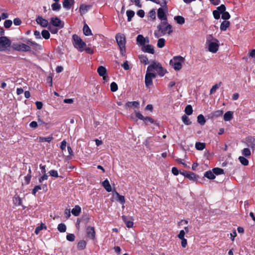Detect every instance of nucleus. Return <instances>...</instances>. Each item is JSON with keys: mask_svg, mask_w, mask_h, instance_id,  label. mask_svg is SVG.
I'll return each mask as SVG.
<instances>
[{"mask_svg": "<svg viewBox=\"0 0 255 255\" xmlns=\"http://www.w3.org/2000/svg\"><path fill=\"white\" fill-rule=\"evenodd\" d=\"M81 212V208L78 205L75 206V207L71 211L72 214L73 215H74L75 216H79L80 215Z\"/></svg>", "mask_w": 255, "mask_h": 255, "instance_id": "nucleus-22", "label": "nucleus"}, {"mask_svg": "<svg viewBox=\"0 0 255 255\" xmlns=\"http://www.w3.org/2000/svg\"><path fill=\"white\" fill-rule=\"evenodd\" d=\"M12 47L18 51L28 52L31 50V47L29 45L22 43H13Z\"/></svg>", "mask_w": 255, "mask_h": 255, "instance_id": "nucleus-7", "label": "nucleus"}, {"mask_svg": "<svg viewBox=\"0 0 255 255\" xmlns=\"http://www.w3.org/2000/svg\"><path fill=\"white\" fill-rule=\"evenodd\" d=\"M182 121L186 125H190L191 124V122L190 121L189 118L185 115L182 117Z\"/></svg>", "mask_w": 255, "mask_h": 255, "instance_id": "nucleus-45", "label": "nucleus"}, {"mask_svg": "<svg viewBox=\"0 0 255 255\" xmlns=\"http://www.w3.org/2000/svg\"><path fill=\"white\" fill-rule=\"evenodd\" d=\"M41 34L43 38H44L45 39H48L50 38L49 32L47 30H45V29L41 31Z\"/></svg>", "mask_w": 255, "mask_h": 255, "instance_id": "nucleus-46", "label": "nucleus"}, {"mask_svg": "<svg viewBox=\"0 0 255 255\" xmlns=\"http://www.w3.org/2000/svg\"><path fill=\"white\" fill-rule=\"evenodd\" d=\"M197 121L201 125H204L206 123L204 117L201 114L197 117Z\"/></svg>", "mask_w": 255, "mask_h": 255, "instance_id": "nucleus-39", "label": "nucleus"}, {"mask_svg": "<svg viewBox=\"0 0 255 255\" xmlns=\"http://www.w3.org/2000/svg\"><path fill=\"white\" fill-rule=\"evenodd\" d=\"M97 72L100 76H104L107 74V70L106 68L102 66H100L98 67Z\"/></svg>", "mask_w": 255, "mask_h": 255, "instance_id": "nucleus-31", "label": "nucleus"}, {"mask_svg": "<svg viewBox=\"0 0 255 255\" xmlns=\"http://www.w3.org/2000/svg\"><path fill=\"white\" fill-rule=\"evenodd\" d=\"M181 174L184 175L186 177L188 178L190 180H192L193 181L197 180V176L196 174L193 172H189L184 174L183 173H181Z\"/></svg>", "mask_w": 255, "mask_h": 255, "instance_id": "nucleus-20", "label": "nucleus"}, {"mask_svg": "<svg viewBox=\"0 0 255 255\" xmlns=\"http://www.w3.org/2000/svg\"><path fill=\"white\" fill-rule=\"evenodd\" d=\"M11 44L10 41L6 36H1L0 37V50L3 51L10 47Z\"/></svg>", "mask_w": 255, "mask_h": 255, "instance_id": "nucleus-9", "label": "nucleus"}, {"mask_svg": "<svg viewBox=\"0 0 255 255\" xmlns=\"http://www.w3.org/2000/svg\"><path fill=\"white\" fill-rule=\"evenodd\" d=\"M222 14V18L226 20L229 19L230 18V15L229 13L227 11H224V12L221 13Z\"/></svg>", "mask_w": 255, "mask_h": 255, "instance_id": "nucleus-53", "label": "nucleus"}, {"mask_svg": "<svg viewBox=\"0 0 255 255\" xmlns=\"http://www.w3.org/2000/svg\"><path fill=\"white\" fill-rule=\"evenodd\" d=\"M185 58L181 56H176L170 60L169 64L176 71H179L182 67V63L184 62Z\"/></svg>", "mask_w": 255, "mask_h": 255, "instance_id": "nucleus-5", "label": "nucleus"}, {"mask_svg": "<svg viewBox=\"0 0 255 255\" xmlns=\"http://www.w3.org/2000/svg\"><path fill=\"white\" fill-rule=\"evenodd\" d=\"M223 114L222 110H217L211 114V118H215L221 116Z\"/></svg>", "mask_w": 255, "mask_h": 255, "instance_id": "nucleus-34", "label": "nucleus"}, {"mask_svg": "<svg viewBox=\"0 0 255 255\" xmlns=\"http://www.w3.org/2000/svg\"><path fill=\"white\" fill-rule=\"evenodd\" d=\"M12 201L15 206H20L22 203L21 198L17 195H14Z\"/></svg>", "mask_w": 255, "mask_h": 255, "instance_id": "nucleus-26", "label": "nucleus"}, {"mask_svg": "<svg viewBox=\"0 0 255 255\" xmlns=\"http://www.w3.org/2000/svg\"><path fill=\"white\" fill-rule=\"evenodd\" d=\"M174 19L177 22V23L180 25H182L185 23V19L182 16H175L174 17Z\"/></svg>", "mask_w": 255, "mask_h": 255, "instance_id": "nucleus-28", "label": "nucleus"}, {"mask_svg": "<svg viewBox=\"0 0 255 255\" xmlns=\"http://www.w3.org/2000/svg\"><path fill=\"white\" fill-rule=\"evenodd\" d=\"M50 23L55 27L62 28L64 26V22L61 20L58 17H53L50 18Z\"/></svg>", "mask_w": 255, "mask_h": 255, "instance_id": "nucleus-10", "label": "nucleus"}, {"mask_svg": "<svg viewBox=\"0 0 255 255\" xmlns=\"http://www.w3.org/2000/svg\"><path fill=\"white\" fill-rule=\"evenodd\" d=\"M39 141L40 142H50L53 139V137L52 135L48 136L47 137H42L40 136L38 138Z\"/></svg>", "mask_w": 255, "mask_h": 255, "instance_id": "nucleus-21", "label": "nucleus"}, {"mask_svg": "<svg viewBox=\"0 0 255 255\" xmlns=\"http://www.w3.org/2000/svg\"><path fill=\"white\" fill-rule=\"evenodd\" d=\"M161 7L157 9V17L161 21H167L166 13L168 12L167 1L166 0H162L160 5Z\"/></svg>", "mask_w": 255, "mask_h": 255, "instance_id": "nucleus-4", "label": "nucleus"}, {"mask_svg": "<svg viewBox=\"0 0 255 255\" xmlns=\"http://www.w3.org/2000/svg\"><path fill=\"white\" fill-rule=\"evenodd\" d=\"M233 118V113L231 111L226 112L224 115V120L225 121H230Z\"/></svg>", "mask_w": 255, "mask_h": 255, "instance_id": "nucleus-24", "label": "nucleus"}, {"mask_svg": "<svg viewBox=\"0 0 255 255\" xmlns=\"http://www.w3.org/2000/svg\"><path fill=\"white\" fill-rule=\"evenodd\" d=\"M36 22L43 27L48 26V21L46 19L43 18L41 16H38L36 19Z\"/></svg>", "mask_w": 255, "mask_h": 255, "instance_id": "nucleus-15", "label": "nucleus"}, {"mask_svg": "<svg viewBox=\"0 0 255 255\" xmlns=\"http://www.w3.org/2000/svg\"><path fill=\"white\" fill-rule=\"evenodd\" d=\"M31 178V175H30V174H28L26 176L24 177V181L25 182L26 184H28L30 181Z\"/></svg>", "mask_w": 255, "mask_h": 255, "instance_id": "nucleus-61", "label": "nucleus"}, {"mask_svg": "<svg viewBox=\"0 0 255 255\" xmlns=\"http://www.w3.org/2000/svg\"><path fill=\"white\" fill-rule=\"evenodd\" d=\"M214 174L220 175L224 173V170L220 168H214L213 169Z\"/></svg>", "mask_w": 255, "mask_h": 255, "instance_id": "nucleus-51", "label": "nucleus"}, {"mask_svg": "<svg viewBox=\"0 0 255 255\" xmlns=\"http://www.w3.org/2000/svg\"><path fill=\"white\" fill-rule=\"evenodd\" d=\"M115 195L117 196V201L119 202L120 203L122 204H124L125 203V199L124 196L120 195L117 192L115 191Z\"/></svg>", "mask_w": 255, "mask_h": 255, "instance_id": "nucleus-29", "label": "nucleus"}, {"mask_svg": "<svg viewBox=\"0 0 255 255\" xmlns=\"http://www.w3.org/2000/svg\"><path fill=\"white\" fill-rule=\"evenodd\" d=\"M126 14L128 16V21H130L134 15V12L132 10H128L127 11Z\"/></svg>", "mask_w": 255, "mask_h": 255, "instance_id": "nucleus-44", "label": "nucleus"}, {"mask_svg": "<svg viewBox=\"0 0 255 255\" xmlns=\"http://www.w3.org/2000/svg\"><path fill=\"white\" fill-rule=\"evenodd\" d=\"M135 116L139 120L143 121L144 120V118L142 115L139 112H135Z\"/></svg>", "mask_w": 255, "mask_h": 255, "instance_id": "nucleus-64", "label": "nucleus"}, {"mask_svg": "<svg viewBox=\"0 0 255 255\" xmlns=\"http://www.w3.org/2000/svg\"><path fill=\"white\" fill-rule=\"evenodd\" d=\"M103 187L108 192H111L112 191V187L108 179L104 180L102 183Z\"/></svg>", "mask_w": 255, "mask_h": 255, "instance_id": "nucleus-27", "label": "nucleus"}, {"mask_svg": "<svg viewBox=\"0 0 255 255\" xmlns=\"http://www.w3.org/2000/svg\"><path fill=\"white\" fill-rule=\"evenodd\" d=\"M206 45L208 51L211 53H215L219 48V41L213 37L212 35H208L206 37Z\"/></svg>", "mask_w": 255, "mask_h": 255, "instance_id": "nucleus-2", "label": "nucleus"}, {"mask_svg": "<svg viewBox=\"0 0 255 255\" xmlns=\"http://www.w3.org/2000/svg\"><path fill=\"white\" fill-rule=\"evenodd\" d=\"M142 50L144 52H147L150 54H154V49L152 45L147 44L142 47Z\"/></svg>", "mask_w": 255, "mask_h": 255, "instance_id": "nucleus-18", "label": "nucleus"}, {"mask_svg": "<svg viewBox=\"0 0 255 255\" xmlns=\"http://www.w3.org/2000/svg\"><path fill=\"white\" fill-rule=\"evenodd\" d=\"M122 219L128 228H131L133 226V222L131 221L128 220V218L126 216H123Z\"/></svg>", "mask_w": 255, "mask_h": 255, "instance_id": "nucleus-30", "label": "nucleus"}, {"mask_svg": "<svg viewBox=\"0 0 255 255\" xmlns=\"http://www.w3.org/2000/svg\"><path fill=\"white\" fill-rule=\"evenodd\" d=\"M44 228L45 229L46 228V226H45V225L44 224L41 223L40 226H38L35 229V233L36 234H38V233L39 232V231L40 230H41L42 229H44Z\"/></svg>", "mask_w": 255, "mask_h": 255, "instance_id": "nucleus-56", "label": "nucleus"}, {"mask_svg": "<svg viewBox=\"0 0 255 255\" xmlns=\"http://www.w3.org/2000/svg\"><path fill=\"white\" fill-rule=\"evenodd\" d=\"M226 10V7L224 4H221L220 6L217 7V9L213 11L214 17L216 19H218L220 18V14L221 13Z\"/></svg>", "mask_w": 255, "mask_h": 255, "instance_id": "nucleus-11", "label": "nucleus"}, {"mask_svg": "<svg viewBox=\"0 0 255 255\" xmlns=\"http://www.w3.org/2000/svg\"><path fill=\"white\" fill-rule=\"evenodd\" d=\"M25 42L26 43V44L27 45H29L30 47L32 46L34 48H36L39 46V45L37 43H36L34 41H32L31 39H27Z\"/></svg>", "mask_w": 255, "mask_h": 255, "instance_id": "nucleus-38", "label": "nucleus"}, {"mask_svg": "<svg viewBox=\"0 0 255 255\" xmlns=\"http://www.w3.org/2000/svg\"><path fill=\"white\" fill-rule=\"evenodd\" d=\"M95 231L93 227L88 226L86 228V236L88 238L94 239L95 238Z\"/></svg>", "mask_w": 255, "mask_h": 255, "instance_id": "nucleus-14", "label": "nucleus"}, {"mask_svg": "<svg viewBox=\"0 0 255 255\" xmlns=\"http://www.w3.org/2000/svg\"><path fill=\"white\" fill-rule=\"evenodd\" d=\"M220 84H221V83L216 84L214 85L212 87V88L210 89V94H212L214 93L216 91L217 89L220 87Z\"/></svg>", "mask_w": 255, "mask_h": 255, "instance_id": "nucleus-52", "label": "nucleus"}, {"mask_svg": "<svg viewBox=\"0 0 255 255\" xmlns=\"http://www.w3.org/2000/svg\"><path fill=\"white\" fill-rule=\"evenodd\" d=\"M242 154L246 157H249L251 154V152L249 148H245L242 150Z\"/></svg>", "mask_w": 255, "mask_h": 255, "instance_id": "nucleus-48", "label": "nucleus"}, {"mask_svg": "<svg viewBox=\"0 0 255 255\" xmlns=\"http://www.w3.org/2000/svg\"><path fill=\"white\" fill-rule=\"evenodd\" d=\"M230 25V22L227 20H224L221 24L220 29L221 31H226Z\"/></svg>", "mask_w": 255, "mask_h": 255, "instance_id": "nucleus-23", "label": "nucleus"}, {"mask_svg": "<svg viewBox=\"0 0 255 255\" xmlns=\"http://www.w3.org/2000/svg\"><path fill=\"white\" fill-rule=\"evenodd\" d=\"M49 174L50 176L54 177H58V173L57 171L55 170H51L49 172Z\"/></svg>", "mask_w": 255, "mask_h": 255, "instance_id": "nucleus-58", "label": "nucleus"}, {"mask_svg": "<svg viewBox=\"0 0 255 255\" xmlns=\"http://www.w3.org/2000/svg\"><path fill=\"white\" fill-rule=\"evenodd\" d=\"M12 21L11 20H6L4 22V26L6 28H9L12 25Z\"/></svg>", "mask_w": 255, "mask_h": 255, "instance_id": "nucleus-57", "label": "nucleus"}, {"mask_svg": "<svg viewBox=\"0 0 255 255\" xmlns=\"http://www.w3.org/2000/svg\"><path fill=\"white\" fill-rule=\"evenodd\" d=\"M165 40L164 38H161L158 40L157 46L159 48H163L165 45Z\"/></svg>", "mask_w": 255, "mask_h": 255, "instance_id": "nucleus-43", "label": "nucleus"}, {"mask_svg": "<svg viewBox=\"0 0 255 255\" xmlns=\"http://www.w3.org/2000/svg\"><path fill=\"white\" fill-rule=\"evenodd\" d=\"M147 70L150 72L156 71L160 77L163 76L166 72V70L163 69L160 63L154 61L147 67Z\"/></svg>", "mask_w": 255, "mask_h": 255, "instance_id": "nucleus-3", "label": "nucleus"}, {"mask_svg": "<svg viewBox=\"0 0 255 255\" xmlns=\"http://www.w3.org/2000/svg\"><path fill=\"white\" fill-rule=\"evenodd\" d=\"M48 28L49 30V31L51 32L52 34H56L58 32L59 28L58 27H55V26H53V25H49L48 26Z\"/></svg>", "mask_w": 255, "mask_h": 255, "instance_id": "nucleus-42", "label": "nucleus"}, {"mask_svg": "<svg viewBox=\"0 0 255 255\" xmlns=\"http://www.w3.org/2000/svg\"><path fill=\"white\" fill-rule=\"evenodd\" d=\"M156 77V74L153 72H150L146 71L145 76V85L146 87H149L152 84V79Z\"/></svg>", "mask_w": 255, "mask_h": 255, "instance_id": "nucleus-8", "label": "nucleus"}, {"mask_svg": "<svg viewBox=\"0 0 255 255\" xmlns=\"http://www.w3.org/2000/svg\"><path fill=\"white\" fill-rule=\"evenodd\" d=\"M74 3V0H63V6L66 9H70Z\"/></svg>", "mask_w": 255, "mask_h": 255, "instance_id": "nucleus-19", "label": "nucleus"}, {"mask_svg": "<svg viewBox=\"0 0 255 255\" xmlns=\"http://www.w3.org/2000/svg\"><path fill=\"white\" fill-rule=\"evenodd\" d=\"M57 229L59 232L63 233L66 230V226L64 224L61 223L58 225Z\"/></svg>", "mask_w": 255, "mask_h": 255, "instance_id": "nucleus-49", "label": "nucleus"}, {"mask_svg": "<svg viewBox=\"0 0 255 255\" xmlns=\"http://www.w3.org/2000/svg\"><path fill=\"white\" fill-rule=\"evenodd\" d=\"M139 59L140 62L145 65L149 63L148 59L146 56L144 55H141L139 56Z\"/></svg>", "mask_w": 255, "mask_h": 255, "instance_id": "nucleus-37", "label": "nucleus"}, {"mask_svg": "<svg viewBox=\"0 0 255 255\" xmlns=\"http://www.w3.org/2000/svg\"><path fill=\"white\" fill-rule=\"evenodd\" d=\"M143 121L145 124H147L148 122H149L151 124H153L154 123V120L148 117H145Z\"/></svg>", "mask_w": 255, "mask_h": 255, "instance_id": "nucleus-60", "label": "nucleus"}, {"mask_svg": "<svg viewBox=\"0 0 255 255\" xmlns=\"http://www.w3.org/2000/svg\"><path fill=\"white\" fill-rule=\"evenodd\" d=\"M91 5L82 4L79 7V11L81 15L85 14L91 8Z\"/></svg>", "mask_w": 255, "mask_h": 255, "instance_id": "nucleus-17", "label": "nucleus"}, {"mask_svg": "<svg viewBox=\"0 0 255 255\" xmlns=\"http://www.w3.org/2000/svg\"><path fill=\"white\" fill-rule=\"evenodd\" d=\"M148 16L152 19H154L156 17L155 11L154 9L151 10L148 13Z\"/></svg>", "mask_w": 255, "mask_h": 255, "instance_id": "nucleus-55", "label": "nucleus"}, {"mask_svg": "<svg viewBox=\"0 0 255 255\" xmlns=\"http://www.w3.org/2000/svg\"><path fill=\"white\" fill-rule=\"evenodd\" d=\"M188 232V228L187 227L184 228V230H181L179 234L178 235V237L179 239H185L184 236L185 234V232Z\"/></svg>", "mask_w": 255, "mask_h": 255, "instance_id": "nucleus-35", "label": "nucleus"}, {"mask_svg": "<svg viewBox=\"0 0 255 255\" xmlns=\"http://www.w3.org/2000/svg\"><path fill=\"white\" fill-rule=\"evenodd\" d=\"M110 88L112 92H116L118 90V85L115 82H113L111 84Z\"/></svg>", "mask_w": 255, "mask_h": 255, "instance_id": "nucleus-54", "label": "nucleus"}, {"mask_svg": "<svg viewBox=\"0 0 255 255\" xmlns=\"http://www.w3.org/2000/svg\"><path fill=\"white\" fill-rule=\"evenodd\" d=\"M246 144L254 151L255 149V138L252 136L248 137L246 140Z\"/></svg>", "mask_w": 255, "mask_h": 255, "instance_id": "nucleus-16", "label": "nucleus"}, {"mask_svg": "<svg viewBox=\"0 0 255 255\" xmlns=\"http://www.w3.org/2000/svg\"><path fill=\"white\" fill-rule=\"evenodd\" d=\"M158 31H155L154 35L156 38L165 35H170L173 31L172 26L167 22V21H161L157 26Z\"/></svg>", "mask_w": 255, "mask_h": 255, "instance_id": "nucleus-1", "label": "nucleus"}, {"mask_svg": "<svg viewBox=\"0 0 255 255\" xmlns=\"http://www.w3.org/2000/svg\"><path fill=\"white\" fill-rule=\"evenodd\" d=\"M185 112L187 115H191L192 114L193 109L190 105H188L185 107Z\"/></svg>", "mask_w": 255, "mask_h": 255, "instance_id": "nucleus-47", "label": "nucleus"}, {"mask_svg": "<svg viewBox=\"0 0 255 255\" xmlns=\"http://www.w3.org/2000/svg\"><path fill=\"white\" fill-rule=\"evenodd\" d=\"M41 187L40 186L37 185V186H35V187L33 189L32 191V194L35 195L36 194V192L38 190H41Z\"/></svg>", "mask_w": 255, "mask_h": 255, "instance_id": "nucleus-62", "label": "nucleus"}, {"mask_svg": "<svg viewBox=\"0 0 255 255\" xmlns=\"http://www.w3.org/2000/svg\"><path fill=\"white\" fill-rule=\"evenodd\" d=\"M116 39L119 47H123L126 45V37L124 34L118 33L116 36Z\"/></svg>", "mask_w": 255, "mask_h": 255, "instance_id": "nucleus-12", "label": "nucleus"}, {"mask_svg": "<svg viewBox=\"0 0 255 255\" xmlns=\"http://www.w3.org/2000/svg\"><path fill=\"white\" fill-rule=\"evenodd\" d=\"M83 31L86 36H89L92 34L91 30L87 24H85L83 26Z\"/></svg>", "mask_w": 255, "mask_h": 255, "instance_id": "nucleus-25", "label": "nucleus"}, {"mask_svg": "<svg viewBox=\"0 0 255 255\" xmlns=\"http://www.w3.org/2000/svg\"><path fill=\"white\" fill-rule=\"evenodd\" d=\"M204 176L210 179H213L215 178L214 172L210 170L206 171L204 174Z\"/></svg>", "mask_w": 255, "mask_h": 255, "instance_id": "nucleus-36", "label": "nucleus"}, {"mask_svg": "<svg viewBox=\"0 0 255 255\" xmlns=\"http://www.w3.org/2000/svg\"><path fill=\"white\" fill-rule=\"evenodd\" d=\"M73 40V45L76 49L79 51L82 52L84 50V48L86 47V44L85 42L82 41V39L77 35L74 34L72 36Z\"/></svg>", "mask_w": 255, "mask_h": 255, "instance_id": "nucleus-6", "label": "nucleus"}, {"mask_svg": "<svg viewBox=\"0 0 255 255\" xmlns=\"http://www.w3.org/2000/svg\"><path fill=\"white\" fill-rule=\"evenodd\" d=\"M51 7L54 11H59L61 8V5L57 2H55L51 5Z\"/></svg>", "mask_w": 255, "mask_h": 255, "instance_id": "nucleus-50", "label": "nucleus"}, {"mask_svg": "<svg viewBox=\"0 0 255 255\" xmlns=\"http://www.w3.org/2000/svg\"><path fill=\"white\" fill-rule=\"evenodd\" d=\"M195 147L197 150H202L205 147V144L202 142H196L195 144Z\"/></svg>", "mask_w": 255, "mask_h": 255, "instance_id": "nucleus-40", "label": "nucleus"}, {"mask_svg": "<svg viewBox=\"0 0 255 255\" xmlns=\"http://www.w3.org/2000/svg\"><path fill=\"white\" fill-rule=\"evenodd\" d=\"M139 105V104L138 102L133 101V102H128L125 105L126 108H129L132 106H134L135 107H138Z\"/></svg>", "mask_w": 255, "mask_h": 255, "instance_id": "nucleus-33", "label": "nucleus"}, {"mask_svg": "<svg viewBox=\"0 0 255 255\" xmlns=\"http://www.w3.org/2000/svg\"><path fill=\"white\" fill-rule=\"evenodd\" d=\"M239 160L243 165L247 166L249 164L248 160L244 156H240L239 157Z\"/></svg>", "mask_w": 255, "mask_h": 255, "instance_id": "nucleus-41", "label": "nucleus"}, {"mask_svg": "<svg viewBox=\"0 0 255 255\" xmlns=\"http://www.w3.org/2000/svg\"><path fill=\"white\" fill-rule=\"evenodd\" d=\"M130 1L137 6L138 7H141L142 4L140 3V0H130Z\"/></svg>", "mask_w": 255, "mask_h": 255, "instance_id": "nucleus-59", "label": "nucleus"}, {"mask_svg": "<svg viewBox=\"0 0 255 255\" xmlns=\"http://www.w3.org/2000/svg\"><path fill=\"white\" fill-rule=\"evenodd\" d=\"M123 68L126 70L129 69L130 67L127 61H125L122 65Z\"/></svg>", "mask_w": 255, "mask_h": 255, "instance_id": "nucleus-63", "label": "nucleus"}, {"mask_svg": "<svg viewBox=\"0 0 255 255\" xmlns=\"http://www.w3.org/2000/svg\"><path fill=\"white\" fill-rule=\"evenodd\" d=\"M86 242L85 240H80L77 245V248L79 250L84 249L86 246Z\"/></svg>", "mask_w": 255, "mask_h": 255, "instance_id": "nucleus-32", "label": "nucleus"}, {"mask_svg": "<svg viewBox=\"0 0 255 255\" xmlns=\"http://www.w3.org/2000/svg\"><path fill=\"white\" fill-rule=\"evenodd\" d=\"M136 42L138 44L143 47L145 45V43L149 42V39L148 37H144L142 35L139 34L136 37Z\"/></svg>", "mask_w": 255, "mask_h": 255, "instance_id": "nucleus-13", "label": "nucleus"}]
</instances>
